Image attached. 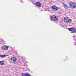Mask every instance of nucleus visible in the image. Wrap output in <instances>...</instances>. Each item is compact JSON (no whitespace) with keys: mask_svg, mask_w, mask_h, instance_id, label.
I'll return each instance as SVG.
<instances>
[{"mask_svg":"<svg viewBox=\"0 0 76 76\" xmlns=\"http://www.w3.org/2000/svg\"><path fill=\"white\" fill-rule=\"evenodd\" d=\"M11 60H12L13 63H16V61H17V59H16V58L15 57V56L11 57V58H10Z\"/></svg>","mask_w":76,"mask_h":76,"instance_id":"nucleus-6","label":"nucleus"},{"mask_svg":"<svg viewBox=\"0 0 76 76\" xmlns=\"http://www.w3.org/2000/svg\"><path fill=\"white\" fill-rule=\"evenodd\" d=\"M35 5L36 6H38V7H41L42 6V4L40 3L39 2H37L35 3Z\"/></svg>","mask_w":76,"mask_h":76,"instance_id":"nucleus-7","label":"nucleus"},{"mask_svg":"<svg viewBox=\"0 0 76 76\" xmlns=\"http://www.w3.org/2000/svg\"><path fill=\"white\" fill-rule=\"evenodd\" d=\"M11 48V51H12V52H10V53H11V54H12V52L13 51V49H12V48Z\"/></svg>","mask_w":76,"mask_h":76,"instance_id":"nucleus-13","label":"nucleus"},{"mask_svg":"<svg viewBox=\"0 0 76 76\" xmlns=\"http://www.w3.org/2000/svg\"><path fill=\"white\" fill-rule=\"evenodd\" d=\"M75 37V36H73V37Z\"/></svg>","mask_w":76,"mask_h":76,"instance_id":"nucleus-17","label":"nucleus"},{"mask_svg":"<svg viewBox=\"0 0 76 76\" xmlns=\"http://www.w3.org/2000/svg\"><path fill=\"white\" fill-rule=\"evenodd\" d=\"M26 64L25 63L23 64V66H26Z\"/></svg>","mask_w":76,"mask_h":76,"instance_id":"nucleus-14","label":"nucleus"},{"mask_svg":"<svg viewBox=\"0 0 76 76\" xmlns=\"http://www.w3.org/2000/svg\"><path fill=\"white\" fill-rule=\"evenodd\" d=\"M11 55H12V54H11Z\"/></svg>","mask_w":76,"mask_h":76,"instance_id":"nucleus-18","label":"nucleus"},{"mask_svg":"<svg viewBox=\"0 0 76 76\" xmlns=\"http://www.w3.org/2000/svg\"><path fill=\"white\" fill-rule=\"evenodd\" d=\"M75 45H76V44H74Z\"/></svg>","mask_w":76,"mask_h":76,"instance_id":"nucleus-16","label":"nucleus"},{"mask_svg":"<svg viewBox=\"0 0 76 76\" xmlns=\"http://www.w3.org/2000/svg\"><path fill=\"white\" fill-rule=\"evenodd\" d=\"M51 8L52 10H54V11L55 12L58 10V7L56 5L52 6L51 7Z\"/></svg>","mask_w":76,"mask_h":76,"instance_id":"nucleus-5","label":"nucleus"},{"mask_svg":"<svg viewBox=\"0 0 76 76\" xmlns=\"http://www.w3.org/2000/svg\"><path fill=\"white\" fill-rule=\"evenodd\" d=\"M6 56H7L6 55H0V57H2L3 58H4V57H6Z\"/></svg>","mask_w":76,"mask_h":76,"instance_id":"nucleus-12","label":"nucleus"},{"mask_svg":"<svg viewBox=\"0 0 76 76\" xmlns=\"http://www.w3.org/2000/svg\"><path fill=\"white\" fill-rule=\"evenodd\" d=\"M50 18L52 21H57V16L54 15H52L50 16Z\"/></svg>","mask_w":76,"mask_h":76,"instance_id":"nucleus-3","label":"nucleus"},{"mask_svg":"<svg viewBox=\"0 0 76 76\" xmlns=\"http://www.w3.org/2000/svg\"><path fill=\"white\" fill-rule=\"evenodd\" d=\"M69 6H70V8L74 9L76 7V3L73 2H71L69 3Z\"/></svg>","mask_w":76,"mask_h":76,"instance_id":"nucleus-1","label":"nucleus"},{"mask_svg":"<svg viewBox=\"0 0 76 76\" xmlns=\"http://www.w3.org/2000/svg\"><path fill=\"white\" fill-rule=\"evenodd\" d=\"M4 61H0V64L1 65H4Z\"/></svg>","mask_w":76,"mask_h":76,"instance_id":"nucleus-11","label":"nucleus"},{"mask_svg":"<svg viewBox=\"0 0 76 76\" xmlns=\"http://www.w3.org/2000/svg\"><path fill=\"white\" fill-rule=\"evenodd\" d=\"M21 74L22 76H31L30 74L27 73H23Z\"/></svg>","mask_w":76,"mask_h":76,"instance_id":"nucleus-8","label":"nucleus"},{"mask_svg":"<svg viewBox=\"0 0 76 76\" xmlns=\"http://www.w3.org/2000/svg\"><path fill=\"white\" fill-rule=\"evenodd\" d=\"M9 48V46L4 45L2 47V49L4 50H7Z\"/></svg>","mask_w":76,"mask_h":76,"instance_id":"nucleus-9","label":"nucleus"},{"mask_svg":"<svg viewBox=\"0 0 76 76\" xmlns=\"http://www.w3.org/2000/svg\"><path fill=\"white\" fill-rule=\"evenodd\" d=\"M69 31H71V33H75L76 32V28H69L68 29Z\"/></svg>","mask_w":76,"mask_h":76,"instance_id":"nucleus-2","label":"nucleus"},{"mask_svg":"<svg viewBox=\"0 0 76 76\" xmlns=\"http://www.w3.org/2000/svg\"><path fill=\"white\" fill-rule=\"evenodd\" d=\"M63 6L66 9H67L69 8V7H68L67 5L66 4H64Z\"/></svg>","mask_w":76,"mask_h":76,"instance_id":"nucleus-10","label":"nucleus"},{"mask_svg":"<svg viewBox=\"0 0 76 76\" xmlns=\"http://www.w3.org/2000/svg\"><path fill=\"white\" fill-rule=\"evenodd\" d=\"M20 1L21 3H23V0H21Z\"/></svg>","mask_w":76,"mask_h":76,"instance_id":"nucleus-15","label":"nucleus"},{"mask_svg":"<svg viewBox=\"0 0 76 76\" xmlns=\"http://www.w3.org/2000/svg\"><path fill=\"white\" fill-rule=\"evenodd\" d=\"M64 19V22H66V23H71V22L72 21V19H69V18L68 17L65 18Z\"/></svg>","mask_w":76,"mask_h":76,"instance_id":"nucleus-4","label":"nucleus"}]
</instances>
